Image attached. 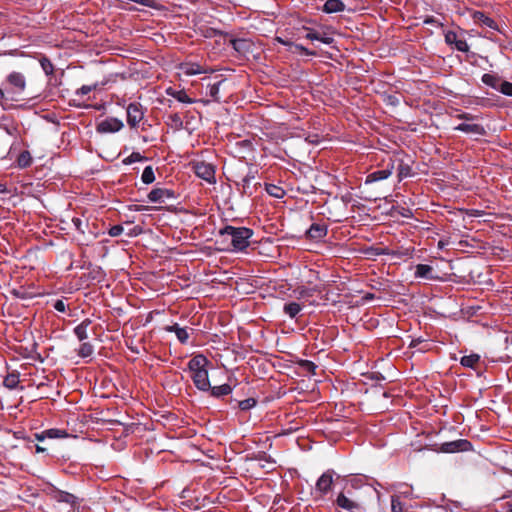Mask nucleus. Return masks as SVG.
Segmentation results:
<instances>
[{"label":"nucleus","instance_id":"f257e3e1","mask_svg":"<svg viewBox=\"0 0 512 512\" xmlns=\"http://www.w3.org/2000/svg\"><path fill=\"white\" fill-rule=\"evenodd\" d=\"M220 236L223 241H230L232 250L243 251L249 246V240L253 235V231L246 227L225 226L220 230Z\"/></svg>","mask_w":512,"mask_h":512},{"label":"nucleus","instance_id":"f03ea898","mask_svg":"<svg viewBox=\"0 0 512 512\" xmlns=\"http://www.w3.org/2000/svg\"><path fill=\"white\" fill-rule=\"evenodd\" d=\"M208 359L203 355H195L188 362V369L191 373V378L195 386L201 391H209L210 382L208 371Z\"/></svg>","mask_w":512,"mask_h":512},{"label":"nucleus","instance_id":"7ed1b4c3","mask_svg":"<svg viewBox=\"0 0 512 512\" xmlns=\"http://www.w3.org/2000/svg\"><path fill=\"white\" fill-rule=\"evenodd\" d=\"M6 81L10 86V88L6 90L9 96L17 98V96L21 95L26 88L25 76L20 72H11L6 77Z\"/></svg>","mask_w":512,"mask_h":512},{"label":"nucleus","instance_id":"20e7f679","mask_svg":"<svg viewBox=\"0 0 512 512\" xmlns=\"http://www.w3.org/2000/svg\"><path fill=\"white\" fill-rule=\"evenodd\" d=\"M433 450L438 453L466 452L472 450V444L466 439H458L450 442H444Z\"/></svg>","mask_w":512,"mask_h":512},{"label":"nucleus","instance_id":"39448f33","mask_svg":"<svg viewBox=\"0 0 512 512\" xmlns=\"http://www.w3.org/2000/svg\"><path fill=\"white\" fill-rule=\"evenodd\" d=\"M335 504L338 508L349 512H358L361 509L360 503L351 496L350 491L340 492L336 497Z\"/></svg>","mask_w":512,"mask_h":512},{"label":"nucleus","instance_id":"423d86ee","mask_svg":"<svg viewBox=\"0 0 512 512\" xmlns=\"http://www.w3.org/2000/svg\"><path fill=\"white\" fill-rule=\"evenodd\" d=\"M193 169L199 178L207 181L208 183H215V169L212 164L199 161L194 164Z\"/></svg>","mask_w":512,"mask_h":512},{"label":"nucleus","instance_id":"0eeeda50","mask_svg":"<svg viewBox=\"0 0 512 512\" xmlns=\"http://www.w3.org/2000/svg\"><path fill=\"white\" fill-rule=\"evenodd\" d=\"M335 472L331 469L324 472L317 480L315 490L320 495H326L332 488Z\"/></svg>","mask_w":512,"mask_h":512},{"label":"nucleus","instance_id":"6e6552de","mask_svg":"<svg viewBox=\"0 0 512 512\" xmlns=\"http://www.w3.org/2000/svg\"><path fill=\"white\" fill-rule=\"evenodd\" d=\"M144 113L138 103H131L127 107V122L131 127H136L143 119Z\"/></svg>","mask_w":512,"mask_h":512},{"label":"nucleus","instance_id":"1a4fd4ad","mask_svg":"<svg viewBox=\"0 0 512 512\" xmlns=\"http://www.w3.org/2000/svg\"><path fill=\"white\" fill-rule=\"evenodd\" d=\"M175 192L170 189L155 188L148 194V199L153 203H164L167 199H174Z\"/></svg>","mask_w":512,"mask_h":512},{"label":"nucleus","instance_id":"9d476101","mask_svg":"<svg viewBox=\"0 0 512 512\" xmlns=\"http://www.w3.org/2000/svg\"><path fill=\"white\" fill-rule=\"evenodd\" d=\"M123 122L117 118H106L97 125L99 133H114L121 130Z\"/></svg>","mask_w":512,"mask_h":512},{"label":"nucleus","instance_id":"9b49d317","mask_svg":"<svg viewBox=\"0 0 512 512\" xmlns=\"http://www.w3.org/2000/svg\"><path fill=\"white\" fill-rule=\"evenodd\" d=\"M13 136L12 130L8 127L0 128V159L9 153Z\"/></svg>","mask_w":512,"mask_h":512},{"label":"nucleus","instance_id":"f8f14e48","mask_svg":"<svg viewBox=\"0 0 512 512\" xmlns=\"http://www.w3.org/2000/svg\"><path fill=\"white\" fill-rule=\"evenodd\" d=\"M454 129L470 135L483 136L486 133L484 127L477 123L463 122L456 126Z\"/></svg>","mask_w":512,"mask_h":512},{"label":"nucleus","instance_id":"ddd939ff","mask_svg":"<svg viewBox=\"0 0 512 512\" xmlns=\"http://www.w3.org/2000/svg\"><path fill=\"white\" fill-rule=\"evenodd\" d=\"M445 41L448 44H454L458 51L468 52L469 50V45L466 40L458 38V35L453 31H448L446 33Z\"/></svg>","mask_w":512,"mask_h":512},{"label":"nucleus","instance_id":"4468645a","mask_svg":"<svg viewBox=\"0 0 512 512\" xmlns=\"http://www.w3.org/2000/svg\"><path fill=\"white\" fill-rule=\"evenodd\" d=\"M256 173L257 171L250 169L249 172L237 183L242 193L252 195L253 188L251 187V183L255 180Z\"/></svg>","mask_w":512,"mask_h":512},{"label":"nucleus","instance_id":"2eb2a0df","mask_svg":"<svg viewBox=\"0 0 512 512\" xmlns=\"http://www.w3.org/2000/svg\"><path fill=\"white\" fill-rule=\"evenodd\" d=\"M327 225L321 223H313L307 230V236L313 240L323 239L327 235Z\"/></svg>","mask_w":512,"mask_h":512},{"label":"nucleus","instance_id":"dca6fc26","mask_svg":"<svg viewBox=\"0 0 512 512\" xmlns=\"http://www.w3.org/2000/svg\"><path fill=\"white\" fill-rule=\"evenodd\" d=\"M167 332H174L180 343L185 344L189 339V331L186 327H180L177 323L164 327Z\"/></svg>","mask_w":512,"mask_h":512},{"label":"nucleus","instance_id":"f3484780","mask_svg":"<svg viewBox=\"0 0 512 512\" xmlns=\"http://www.w3.org/2000/svg\"><path fill=\"white\" fill-rule=\"evenodd\" d=\"M315 289L308 288L305 286H299L294 289L293 293L298 300V302L303 303L305 305L306 302L309 301L311 297H313Z\"/></svg>","mask_w":512,"mask_h":512},{"label":"nucleus","instance_id":"a211bd4d","mask_svg":"<svg viewBox=\"0 0 512 512\" xmlns=\"http://www.w3.org/2000/svg\"><path fill=\"white\" fill-rule=\"evenodd\" d=\"M305 305L298 301L287 302L283 306V312L291 319L296 318Z\"/></svg>","mask_w":512,"mask_h":512},{"label":"nucleus","instance_id":"6ab92c4d","mask_svg":"<svg viewBox=\"0 0 512 512\" xmlns=\"http://www.w3.org/2000/svg\"><path fill=\"white\" fill-rule=\"evenodd\" d=\"M392 168L393 167H391V168L387 167L385 169L377 170V171H374V172L368 174L366 177L365 183L366 184L374 183L377 181L387 179L392 174Z\"/></svg>","mask_w":512,"mask_h":512},{"label":"nucleus","instance_id":"aec40b11","mask_svg":"<svg viewBox=\"0 0 512 512\" xmlns=\"http://www.w3.org/2000/svg\"><path fill=\"white\" fill-rule=\"evenodd\" d=\"M307 30V34H306V38L311 40V41H320L324 44H327V45H330L333 43L334 39L333 37L331 36H328L326 34L324 35H321L320 33L310 29V28H305Z\"/></svg>","mask_w":512,"mask_h":512},{"label":"nucleus","instance_id":"412c9836","mask_svg":"<svg viewBox=\"0 0 512 512\" xmlns=\"http://www.w3.org/2000/svg\"><path fill=\"white\" fill-rule=\"evenodd\" d=\"M166 93L169 95V96H172L173 98H175L177 101L181 102V103H185V104H192L195 102V100H193L192 98H190L187 93L185 92V90H175L173 88H168L166 90Z\"/></svg>","mask_w":512,"mask_h":512},{"label":"nucleus","instance_id":"4be33fe9","mask_svg":"<svg viewBox=\"0 0 512 512\" xmlns=\"http://www.w3.org/2000/svg\"><path fill=\"white\" fill-rule=\"evenodd\" d=\"M92 321L88 318L84 319L79 325L74 328V334L79 341H84L88 338L87 329L91 325Z\"/></svg>","mask_w":512,"mask_h":512},{"label":"nucleus","instance_id":"5701e85b","mask_svg":"<svg viewBox=\"0 0 512 512\" xmlns=\"http://www.w3.org/2000/svg\"><path fill=\"white\" fill-rule=\"evenodd\" d=\"M182 73L186 76H192L197 74L206 73L199 64L197 63H184L180 66Z\"/></svg>","mask_w":512,"mask_h":512},{"label":"nucleus","instance_id":"b1692460","mask_svg":"<svg viewBox=\"0 0 512 512\" xmlns=\"http://www.w3.org/2000/svg\"><path fill=\"white\" fill-rule=\"evenodd\" d=\"M344 9L345 5L341 0H327L323 6V11L328 14L342 12Z\"/></svg>","mask_w":512,"mask_h":512},{"label":"nucleus","instance_id":"393cba45","mask_svg":"<svg viewBox=\"0 0 512 512\" xmlns=\"http://www.w3.org/2000/svg\"><path fill=\"white\" fill-rule=\"evenodd\" d=\"M433 268L427 264H418L415 270V277L417 278H425V279H433Z\"/></svg>","mask_w":512,"mask_h":512},{"label":"nucleus","instance_id":"a878e982","mask_svg":"<svg viewBox=\"0 0 512 512\" xmlns=\"http://www.w3.org/2000/svg\"><path fill=\"white\" fill-rule=\"evenodd\" d=\"M209 390L211 391L212 396L221 397V396L230 394L232 392V387L229 384H223V385L214 386V387L210 386Z\"/></svg>","mask_w":512,"mask_h":512},{"label":"nucleus","instance_id":"bb28decb","mask_svg":"<svg viewBox=\"0 0 512 512\" xmlns=\"http://www.w3.org/2000/svg\"><path fill=\"white\" fill-rule=\"evenodd\" d=\"M166 123L174 130H179L183 126L182 118L178 113L168 115Z\"/></svg>","mask_w":512,"mask_h":512},{"label":"nucleus","instance_id":"cd10ccee","mask_svg":"<svg viewBox=\"0 0 512 512\" xmlns=\"http://www.w3.org/2000/svg\"><path fill=\"white\" fill-rule=\"evenodd\" d=\"M474 19L489 28L496 27L495 21L492 18L486 16L483 12H480V11L475 12Z\"/></svg>","mask_w":512,"mask_h":512},{"label":"nucleus","instance_id":"c85d7f7f","mask_svg":"<svg viewBox=\"0 0 512 512\" xmlns=\"http://www.w3.org/2000/svg\"><path fill=\"white\" fill-rule=\"evenodd\" d=\"M94 353V347L89 342H83L77 350V355L81 358L91 357Z\"/></svg>","mask_w":512,"mask_h":512},{"label":"nucleus","instance_id":"c756f323","mask_svg":"<svg viewBox=\"0 0 512 512\" xmlns=\"http://www.w3.org/2000/svg\"><path fill=\"white\" fill-rule=\"evenodd\" d=\"M480 361V356L478 354H470L463 356L461 358V365L468 368H474V366Z\"/></svg>","mask_w":512,"mask_h":512},{"label":"nucleus","instance_id":"7c9ffc66","mask_svg":"<svg viewBox=\"0 0 512 512\" xmlns=\"http://www.w3.org/2000/svg\"><path fill=\"white\" fill-rule=\"evenodd\" d=\"M55 499L58 502H65V503H68L70 505H74L75 502H76V497L73 494L65 492V491L57 492L56 495H55Z\"/></svg>","mask_w":512,"mask_h":512},{"label":"nucleus","instance_id":"2f4dec72","mask_svg":"<svg viewBox=\"0 0 512 512\" xmlns=\"http://www.w3.org/2000/svg\"><path fill=\"white\" fill-rule=\"evenodd\" d=\"M500 81V78L493 74L486 73L482 76V82L496 90L499 87Z\"/></svg>","mask_w":512,"mask_h":512},{"label":"nucleus","instance_id":"473e14b6","mask_svg":"<svg viewBox=\"0 0 512 512\" xmlns=\"http://www.w3.org/2000/svg\"><path fill=\"white\" fill-rule=\"evenodd\" d=\"M45 434L49 439H59L68 437V433L66 432V430L56 428L45 430Z\"/></svg>","mask_w":512,"mask_h":512},{"label":"nucleus","instance_id":"72a5a7b5","mask_svg":"<svg viewBox=\"0 0 512 512\" xmlns=\"http://www.w3.org/2000/svg\"><path fill=\"white\" fill-rule=\"evenodd\" d=\"M141 180L144 184H151L154 182L155 175H154L153 168L151 166H147L144 168L142 175H141Z\"/></svg>","mask_w":512,"mask_h":512},{"label":"nucleus","instance_id":"f704fd0d","mask_svg":"<svg viewBox=\"0 0 512 512\" xmlns=\"http://www.w3.org/2000/svg\"><path fill=\"white\" fill-rule=\"evenodd\" d=\"M266 191L270 196L278 199L282 198L285 195V191L281 187L273 184H268L266 186Z\"/></svg>","mask_w":512,"mask_h":512},{"label":"nucleus","instance_id":"c9c22d12","mask_svg":"<svg viewBox=\"0 0 512 512\" xmlns=\"http://www.w3.org/2000/svg\"><path fill=\"white\" fill-rule=\"evenodd\" d=\"M18 383H19V376L14 373L8 374L3 380V385L9 389L16 388Z\"/></svg>","mask_w":512,"mask_h":512},{"label":"nucleus","instance_id":"e433bc0d","mask_svg":"<svg viewBox=\"0 0 512 512\" xmlns=\"http://www.w3.org/2000/svg\"><path fill=\"white\" fill-rule=\"evenodd\" d=\"M32 162V157L28 151L22 152L17 159L18 166L21 168L28 167Z\"/></svg>","mask_w":512,"mask_h":512},{"label":"nucleus","instance_id":"4c0bfd02","mask_svg":"<svg viewBox=\"0 0 512 512\" xmlns=\"http://www.w3.org/2000/svg\"><path fill=\"white\" fill-rule=\"evenodd\" d=\"M40 65L46 75L53 74L54 66L48 58H46V57L41 58Z\"/></svg>","mask_w":512,"mask_h":512},{"label":"nucleus","instance_id":"58836bf2","mask_svg":"<svg viewBox=\"0 0 512 512\" xmlns=\"http://www.w3.org/2000/svg\"><path fill=\"white\" fill-rule=\"evenodd\" d=\"M146 160L144 156H142L139 152H132L128 157H126L123 160V163L126 165L135 163V162H141Z\"/></svg>","mask_w":512,"mask_h":512},{"label":"nucleus","instance_id":"ea45409f","mask_svg":"<svg viewBox=\"0 0 512 512\" xmlns=\"http://www.w3.org/2000/svg\"><path fill=\"white\" fill-rule=\"evenodd\" d=\"M502 94L512 97V83L508 81H500L497 89Z\"/></svg>","mask_w":512,"mask_h":512},{"label":"nucleus","instance_id":"a19ab883","mask_svg":"<svg viewBox=\"0 0 512 512\" xmlns=\"http://www.w3.org/2000/svg\"><path fill=\"white\" fill-rule=\"evenodd\" d=\"M222 82L223 81H218L217 83L209 85V95L215 101L219 100V96L218 95H219L220 86H221Z\"/></svg>","mask_w":512,"mask_h":512},{"label":"nucleus","instance_id":"79ce46f5","mask_svg":"<svg viewBox=\"0 0 512 512\" xmlns=\"http://www.w3.org/2000/svg\"><path fill=\"white\" fill-rule=\"evenodd\" d=\"M233 48L236 51L243 52L247 49L248 43L244 39H234L231 41Z\"/></svg>","mask_w":512,"mask_h":512},{"label":"nucleus","instance_id":"37998d69","mask_svg":"<svg viewBox=\"0 0 512 512\" xmlns=\"http://www.w3.org/2000/svg\"><path fill=\"white\" fill-rule=\"evenodd\" d=\"M256 403L257 402L254 398H248L239 402V408L244 411L250 410L256 405Z\"/></svg>","mask_w":512,"mask_h":512},{"label":"nucleus","instance_id":"c03bdc74","mask_svg":"<svg viewBox=\"0 0 512 512\" xmlns=\"http://www.w3.org/2000/svg\"><path fill=\"white\" fill-rule=\"evenodd\" d=\"M72 223L78 232H80L82 234L85 233V227L87 226V223L85 221H83L80 218L75 217L72 219Z\"/></svg>","mask_w":512,"mask_h":512},{"label":"nucleus","instance_id":"a18cd8bd","mask_svg":"<svg viewBox=\"0 0 512 512\" xmlns=\"http://www.w3.org/2000/svg\"><path fill=\"white\" fill-rule=\"evenodd\" d=\"M300 366L304 370H306L307 372H310L312 374H315V370L317 368V366L312 361H309V360H302L300 362Z\"/></svg>","mask_w":512,"mask_h":512},{"label":"nucleus","instance_id":"49530a36","mask_svg":"<svg viewBox=\"0 0 512 512\" xmlns=\"http://www.w3.org/2000/svg\"><path fill=\"white\" fill-rule=\"evenodd\" d=\"M18 98L9 96L7 91L0 87V104L3 105L5 101H16Z\"/></svg>","mask_w":512,"mask_h":512},{"label":"nucleus","instance_id":"de8ad7c7","mask_svg":"<svg viewBox=\"0 0 512 512\" xmlns=\"http://www.w3.org/2000/svg\"><path fill=\"white\" fill-rule=\"evenodd\" d=\"M123 232V227L121 225H114L109 229V235L112 237H117L121 235Z\"/></svg>","mask_w":512,"mask_h":512},{"label":"nucleus","instance_id":"09e8293b","mask_svg":"<svg viewBox=\"0 0 512 512\" xmlns=\"http://www.w3.org/2000/svg\"><path fill=\"white\" fill-rule=\"evenodd\" d=\"M402 507L400 501L396 497H392L391 500V512H401Z\"/></svg>","mask_w":512,"mask_h":512},{"label":"nucleus","instance_id":"8fccbe9b","mask_svg":"<svg viewBox=\"0 0 512 512\" xmlns=\"http://www.w3.org/2000/svg\"><path fill=\"white\" fill-rule=\"evenodd\" d=\"M54 309L58 312H65L66 310V305L64 303L63 300H57L54 305H53Z\"/></svg>","mask_w":512,"mask_h":512},{"label":"nucleus","instance_id":"3c124183","mask_svg":"<svg viewBox=\"0 0 512 512\" xmlns=\"http://www.w3.org/2000/svg\"><path fill=\"white\" fill-rule=\"evenodd\" d=\"M410 175V167L407 165H401L399 168V176L401 178L407 177Z\"/></svg>","mask_w":512,"mask_h":512},{"label":"nucleus","instance_id":"603ef678","mask_svg":"<svg viewBox=\"0 0 512 512\" xmlns=\"http://www.w3.org/2000/svg\"><path fill=\"white\" fill-rule=\"evenodd\" d=\"M92 91V87L91 86H88V85H83L81 88H79L77 91H76V94L77 95H87L88 93H90Z\"/></svg>","mask_w":512,"mask_h":512},{"label":"nucleus","instance_id":"864d4df0","mask_svg":"<svg viewBox=\"0 0 512 512\" xmlns=\"http://www.w3.org/2000/svg\"><path fill=\"white\" fill-rule=\"evenodd\" d=\"M294 47L296 50H299L301 53H303L305 55H315L314 52L309 51L307 48H305L302 45L296 44V45H294Z\"/></svg>","mask_w":512,"mask_h":512},{"label":"nucleus","instance_id":"5fc2aeb1","mask_svg":"<svg viewBox=\"0 0 512 512\" xmlns=\"http://www.w3.org/2000/svg\"><path fill=\"white\" fill-rule=\"evenodd\" d=\"M34 437H35V439H36L37 441H44V440L47 438V436H46V434H45V431H42V432H40V433H35V434H34Z\"/></svg>","mask_w":512,"mask_h":512},{"label":"nucleus","instance_id":"6e6d98bb","mask_svg":"<svg viewBox=\"0 0 512 512\" xmlns=\"http://www.w3.org/2000/svg\"><path fill=\"white\" fill-rule=\"evenodd\" d=\"M275 40L278 42V43H281L283 45H286V46H293V43L290 42V41H285L284 39H282L281 37H276Z\"/></svg>","mask_w":512,"mask_h":512},{"label":"nucleus","instance_id":"4d7b16f0","mask_svg":"<svg viewBox=\"0 0 512 512\" xmlns=\"http://www.w3.org/2000/svg\"><path fill=\"white\" fill-rule=\"evenodd\" d=\"M458 118L460 119H464V120H472L473 119V116H471L470 114H460L458 116Z\"/></svg>","mask_w":512,"mask_h":512},{"label":"nucleus","instance_id":"13d9d810","mask_svg":"<svg viewBox=\"0 0 512 512\" xmlns=\"http://www.w3.org/2000/svg\"><path fill=\"white\" fill-rule=\"evenodd\" d=\"M35 448H36V452H37V453H43V452H45V451H46V448H44V447H42V446H40V445H36V447H35Z\"/></svg>","mask_w":512,"mask_h":512},{"label":"nucleus","instance_id":"bf43d9fd","mask_svg":"<svg viewBox=\"0 0 512 512\" xmlns=\"http://www.w3.org/2000/svg\"><path fill=\"white\" fill-rule=\"evenodd\" d=\"M471 215H473V216H480V215H481V211H479V210H473V212L471 213Z\"/></svg>","mask_w":512,"mask_h":512},{"label":"nucleus","instance_id":"052dcab7","mask_svg":"<svg viewBox=\"0 0 512 512\" xmlns=\"http://www.w3.org/2000/svg\"><path fill=\"white\" fill-rule=\"evenodd\" d=\"M508 512H512V503L509 505V510Z\"/></svg>","mask_w":512,"mask_h":512}]
</instances>
